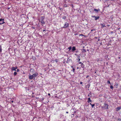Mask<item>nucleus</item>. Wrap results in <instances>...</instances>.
Returning a JSON list of instances; mask_svg holds the SVG:
<instances>
[{"mask_svg":"<svg viewBox=\"0 0 121 121\" xmlns=\"http://www.w3.org/2000/svg\"><path fill=\"white\" fill-rule=\"evenodd\" d=\"M38 73H35L33 74L32 75L29 74V78L30 79H32L34 78H35L38 75Z\"/></svg>","mask_w":121,"mask_h":121,"instance_id":"1","label":"nucleus"},{"mask_svg":"<svg viewBox=\"0 0 121 121\" xmlns=\"http://www.w3.org/2000/svg\"><path fill=\"white\" fill-rule=\"evenodd\" d=\"M108 105L107 104L105 103L104 104V105L102 106V108L105 109H108Z\"/></svg>","mask_w":121,"mask_h":121,"instance_id":"2","label":"nucleus"},{"mask_svg":"<svg viewBox=\"0 0 121 121\" xmlns=\"http://www.w3.org/2000/svg\"><path fill=\"white\" fill-rule=\"evenodd\" d=\"M39 20V21L42 24H45V22L44 21V17H42Z\"/></svg>","mask_w":121,"mask_h":121,"instance_id":"3","label":"nucleus"},{"mask_svg":"<svg viewBox=\"0 0 121 121\" xmlns=\"http://www.w3.org/2000/svg\"><path fill=\"white\" fill-rule=\"evenodd\" d=\"M69 23L67 22H66L65 23L64 26L62 28H65L69 26Z\"/></svg>","mask_w":121,"mask_h":121,"instance_id":"4","label":"nucleus"},{"mask_svg":"<svg viewBox=\"0 0 121 121\" xmlns=\"http://www.w3.org/2000/svg\"><path fill=\"white\" fill-rule=\"evenodd\" d=\"M4 19L0 18V24H2L4 23Z\"/></svg>","mask_w":121,"mask_h":121,"instance_id":"5","label":"nucleus"},{"mask_svg":"<svg viewBox=\"0 0 121 121\" xmlns=\"http://www.w3.org/2000/svg\"><path fill=\"white\" fill-rule=\"evenodd\" d=\"M92 17L95 18V20H97L98 19L99 17V16L96 17L95 16H92Z\"/></svg>","mask_w":121,"mask_h":121,"instance_id":"6","label":"nucleus"},{"mask_svg":"<svg viewBox=\"0 0 121 121\" xmlns=\"http://www.w3.org/2000/svg\"><path fill=\"white\" fill-rule=\"evenodd\" d=\"M94 10L95 12L96 13H98V12L100 11L99 9H94Z\"/></svg>","mask_w":121,"mask_h":121,"instance_id":"7","label":"nucleus"},{"mask_svg":"<svg viewBox=\"0 0 121 121\" xmlns=\"http://www.w3.org/2000/svg\"><path fill=\"white\" fill-rule=\"evenodd\" d=\"M121 108V107H119L116 108V110L117 111H118L119 110H120Z\"/></svg>","mask_w":121,"mask_h":121,"instance_id":"8","label":"nucleus"},{"mask_svg":"<svg viewBox=\"0 0 121 121\" xmlns=\"http://www.w3.org/2000/svg\"><path fill=\"white\" fill-rule=\"evenodd\" d=\"M76 48L75 47H73L72 48V50L73 51L76 50Z\"/></svg>","mask_w":121,"mask_h":121,"instance_id":"9","label":"nucleus"},{"mask_svg":"<svg viewBox=\"0 0 121 121\" xmlns=\"http://www.w3.org/2000/svg\"><path fill=\"white\" fill-rule=\"evenodd\" d=\"M88 102L89 103L90 102H91V100L90 99V98H89L88 99Z\"/></svg>","mask_w":121,"mask_h":121,"instance_id":"10","label":"nucleus"},{"mask_svg":"<svg viewBox=\"0 0 121 121\" xmlns=\"http://www.w3.org/2000/svg\"><path fill=\"white\" fill-rule=\"evenodd\" d=\"M12 70H14L15 71H16V69H15V68L14 67H12Z\"/></svg>","mask_w":121,"mask_h":121,"instance_id":"11","label":"nucleus"},{"mask_svg":"<svg viewBox=\"0 0 121 121\" xmlns=\"http://www.w3.org/2000/svg\"><path fill=\"white\" fill-rule=\"evenodd\" d=\"M82 52H86V50L85 49H83L82 50Z\"/></svg>","mask_w":121,"mask_h":121,"instance_id":"12","label":"nucleus"},{"mask_svg":"<svg viewBox=\"0 0 121 121\" xmlns=\"http://www.w3.org/2000/svg\"><path fill=\"white\" fill-rule=\"evenodd\" d=\"M17 73L16 72H15L14 73V76L16 75H17Z\"/></svg>","mask_w":121,"mask_h":121,"instance_id":"13","label":"nucleus"},{"mask_svg":"<svg viewBox=\"0 0 121 121\" xmlns=\"http://www.w3.org/2000/svg\"><path fill=\"white\" fill-rule=\"evenodd\" d=\"M68 49L69 50H71L72 49V47L71 46H70L68 48Z\"/></svg>","mask_w":121,"mask_h":121,"instance_id":"14","label":"nucleus"},{"mask_svg":"<svg viewBox=\"0 0 121 121\" xmlns=\"http://www.w3.org/2000/svg\"><path fill=\"white\" fill-rule=\"evenodd\" d=\"M90 104L91 105L92 107H93L95 106V104H91V103H90Z\"/></svg>","mask_w":121,"mask_h":121,"instance_id":"15","label":"nucleus"},{"mask_svg":"<svg viewBox=\"0 0 121 121\" xmlns=\"http://www.w3.org/2000/svg\"><path fill=\"white\" fill-rule=\"evenodd\" d=\"M77 59H79L80 58V57L78 55H77Z\"/></svg>","mask_w":121,"mask_h":121,"instance_id":"16","label":"nucleus"},{"mask_svg":"<svg viewBox=\"0 0 121 121\" xmlns=\"http://www.w3.org/2000/svg\"><path fill=\"white\" fill-rule=\"evenodd\" d=\"M2 51L1 47V45H0V52H1Z\"/></svg>","mask_w":121,"mask_h":121,"instance_id":"17","label":"nucleus"},{"mask_svg":"<svg viewBox=\"0 0 121 121\" xmlns=\"http://www.w3.org/2000/svg\"><path fill=\"white\" fill-rule=\"evenodd\" d=\"M110 88L111 89H112L113 88V87L111 85L110 86Z\"/></svg>","mask_w":121,"mask_h":121,"instance_id":"18","label":"nucleus"},{"mask_svg":"<svg viewBox=\"0 0 121 121\" xmlns=\"http://www.w3.org/2000/svg\"><path fill=\"white\" fill-rule=\"evenodd\" d=\"M107 83L108 84L110 83V81L109 80H108L107 81Z\"/></svg>","mask_w":121,"mask_h":121,"instance_id":"19","label":"nucleus"},{"mask_svg":"<svg viewBox=\"0 0 121 121\" xmlns=\"http://www.w3.org/2000/svg\"><path fill=\"white\" fill-rule=\"evenodd\" d=\"M73 72H74V71H75V69L74 68H73Z\"/></svg>","mask_w":121,"mask_h":121,"instance_id":"20","label":"nucleus"},{"mask_svg":"<svg viewBox=\"0 0 121 121\" xmlns=\"http://www.w3.org/2000/svg\"><path fill=\"white\" fill-rule=\"evenodd\" d=\"M118 121H121V119L120 118H119L118 119Z\"/></svg>","mask_w":121,"mask_h":121,"instance_id":"21","label":"nucleus"},{"mask_svg":"<svg viewBox=\"0 0 121 121\" xmlns=\"http://www.w3.org/2000/svg\"><path fill=\"white\" fill-rule=\"evenodd\" d=\"M101 25L103 26V27H104L105 26L103 24H101Z\"/></svg>","mask_w":121,"mask_h":121,"instance_id":"22","label":"nucleus"},{"mask_svg":"<svg viewBox=\"0 0 121 121\" xmlns=\"http://www.w3.org/2000/svg\"><path fill=\"white\" fill-rule=\"evenodd\" d=\"M80 36H85L83 35L82 34H80Z\"/></svg>","mask_w":121,"mask_h":121,"instance_id":"23","label":"nucleus"},{"mask_svg":"<svg viewBox=\"0 0 121 121\" xmlns=\"http://www.w3.org/2000/svg\"><path fill=\"white\" fill-rule=\"evenodd\" d=\"M55 61L56 62H58L57 60H55Z\"/></svg>","mask_w":121,"mask_h":121,"instance_id":"24","label":"nucleus"},{"mask_svg":"<svg viewBox=\"0 0 121 121\" xmlns=\"http://www.w3.org/2000/svg\"><path fill=\"white\" fill-rule=\"evenodd\" d=\"M19 69H17V72H19Z\"/></svg>","mask_w":121,"mask_h":121,"instance_id":"25","label":"nucleus"},{"mask_svg":"<svg viewBox=\"0 0 121 121\" xmlns=\"http://www.w3.org/2000/svg\"><path fill=\"white\" fill-rule=\"evenodd\" d=\"M79 63L80 64H81L82 65L83 64L81 62H79Z\"/></svg>","mask_w":121,"mask_h":121,"instance_id":"26","label":"nucleus"},{"mask_svg":"<svg viewBox=\"0 0 121 121\" xmlns=\"http://www.w3.org/2000/svg\"><path fill=\"white\" fill-rule=\"evenodd\" d=\"M80 83L81 84H82V82H81Z\"/></svg>","mask_w":121,"mask_h":121,"instance_id":"27","label":"nucleus"},{"mask_svg":"<svg viewBox=\"0 0 121 121\" xmlns=\"http://www.w3.org/2000/svg\"><path fill=\"white\" fill-rule=\"evenodd\" d=\"M15 69H16L17 68V66H16L15 67Z\"/></svg>","mask_w":121,"mask_h":121,"instance_id":"28","label":"nucleus"},{"mask_svg":"<svg viewBox=\"0 0 121 121\" xmlns=\"http://www.w3.org/2000/svg\"><path fill=\"white\" fill-rule=\"evenodd\" d=\"M65 17H64L63 18L64 19H65Z\"/></svg>","mask_w":121,"mask_h":121,"instance_id":"29","label":"nucleus"},{"mask_svg":"<svg viewBox=\"0 0 121 121\" xmlns=\"http://www.w3.org/2000/svg\"><path fill=\"white\" fill-rule=\"evenodd\" d=\"M43 31H46V30H43Z\"/></svg>","mask_w":121,"mask_h":121,"instance_id":"30","label":"nucleus"},{"mask_svg":"<svg viewBox=\"0 0 121 121\" xmlns=\"http://www.w3.org/2000/svg\"><path fill=\"white\" fill-rule=\"evenodd\" d=\"M71 67L72 68V69L73 68V66H71Z\"/></svg>","mask_w":121,"mask_h":121,"instance_id":"31","label":"nucleus"},{"mask_svg":"<svg viewBox=\"0 0 121 121\" xmlns=\"http://www.w3.org/2000/svg\"><path fill=\"white\" fill-rule=\"evenodd\" d=\"M78 60L79 61H80V58H79V59H78Z\"/></svg>","mask_w":121,"mask_h":121,"instance_id":"32","label":"nucleus"},{"mask_svg":"<svg viewBox=\"0 0 121 121\" xmlns=\"http://www.w3.org/2000/svg\"><path fill=\"white\" fill-rule=\"evenodd\" d=\"M79 68L78 67H77V69H79Z\"/></svg>","mask_w":121,"mask_h":121,"instance_id":"33","label":"nucleus"},{"mask_svg":"<svg viewBox=\"0 0 121 121\" xmlns=\"http://www.w3.org/2000/svg\"><path fill=\"white\" fill-rule=\"evenodd\" d=\"M48 95H50V94H49V93H48Z\"/></svg>","mask_w":121,"mask_h":121,"instance_id":"34","label":"nucleus"},{"mask_svg":"<svg viewBox=\"0 0 121 121\" xmlns=\"http://www.w3.org/2000/svg\"><path fill=\"white\" fill-rule=\"evenodd\" d=\"M66 112L67 113H68V112Z\"/></svg>","mask_w":121,"mask_h":121,"instance_id":"35","label":"nucleus"},{"mask_svg":"<svg viewBox=\"0 0 121 121\" xmlns=\"http://www.w3.org/2000/svg\"><path fill=\"white\" fill-rule=\"evenodd\" d=\"M11 102H12V103H13V101H11Z\"/></svg>","mask_w":121,"mask_h":121,"instance_id":"36","label":"nucleus"},{"mask_svg":"<svg viewBox=\"0 0 121 121\" xmlns=\"http://www.w3.org/2000/svg\"><path fill=\"white\" fill-rule=\"evenodd\" d=\"M93 30H91V31H92Z\"/></svg>","mask_w":121,"mask_h":121,"instance_id":"37","label":"nucleus"},{"mask_svg":"<svg viewBox=\"0 0 121 121\" xmlns=\"http://www.w3.org/2000/svg\"><path fill=\"white\" fill-rule=\"evenodd\" d=\"M75 55H76L77 56V55L76 54H75Z\"/></svg>","mask_w":121,"mask_h":121,"instance_id":"38","label":"nucleus"},{"mask_svg":"<svg viewBox=\"0 0 121 121\" xmlns=\"http://www.w3.org/2000/svg\"><path fill=\"white\" fill-rule=\"evenodd\" d=\"M95 73H96V72H95Z\"/></svg>","mask_w":121,"mask_h":121,"instance_id":"39","label":"nucleus"},{"mask_svg":"<svg viewBox=\"0 0 121 121\" xmlns=\"http://www.w3.org/2000/svg\"><path fill=\"white\" fill-rule=\"evenodd\" d=\"M87 50V51H88V50Z\"/></svg>","mask_w":121,"mask_h":121,"instance_id":"40","label":"nucleus"},{"mask_svg":"<svg viewBox=\"0 0 121 121\" xmlns=\"http://www.w3.org/2000/svg\"><path fill=\"white\" fill-rule=\"evenodd\" d=\"M32 70V69H31V70Z\"/></svg>","mask_w":121,"mask_h":121,"instance_id":"41","label":"nucleus"}]
</instances>
